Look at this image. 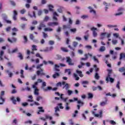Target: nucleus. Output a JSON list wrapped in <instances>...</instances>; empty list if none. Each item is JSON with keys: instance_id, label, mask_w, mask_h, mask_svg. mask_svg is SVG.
Instances as JSON below:
<instances>
[{"instance_id": "f257e3e1", "label": "nucleus", "mask_w": 125, "mask_h": 125, "mask_svg": "<svg viewBox=\"0 0 125 125\" xmlns=\"http://www.w3.org/2000/svg\"><path fill=\"white\" fill-rule=\"evenodd\" d=\"M16 99H15V97H14V96H12V97L10 98V100L12 101V103L14 105H16L17 104V102H20L21 101V99H20V98H19V97H17Z\"/></svg>"}, {"instance_id": "f03ea898", "label": "nucleus", "mask_w": 125, "mask_h": 125, "mask_svg": "<svg viewBox=\"0 0 125 125\" xmlns=\"http://www.w3.org/2000/svg\"><path fill=\"white\" fill-rule=\"evenodd\" d=\"M45 86H46V83L43 82L42 83V87L44 91H47L48 90H51V89H52V87L48 86L47 88H44Z\"/></svg>"}, {"instance_id": "7ed1b4c3", "label": "nucleus", "mask_w": 125, "mask_h": 125, "mask_svg": "<svg viewBox=\"0 0 125 125\" xmlns=\"http://www.w3.org/2000/svg\"><path fill=\"white\" fill-rule=\"evenodd\" d=\"M3 95H4V91H2L0 95V105H2L5 101V100L2 97Z\"/></svg>"}, {"instance_id": "20e7f679", "label": "nucleus", "mask_w": 125, "mask_h": 125, "mask_svg": "<svg viewBox=\"0 0 125 125\" xmlns=\"http://www.w3.org/2000/svg\"><path fill=\"white\" fill-rule=\"evenodd\" d=\"M66 62L68 63L69 66H73L74 65L73 61L72 60V59L70 58V57H66Z\"/></svg>"}, {"instance_id": "39448f33", "label": "nucleus", "mask_w": 125, "mask_h": 125, "mask_svg": "<svg viewBox=\"0 0 125 125\" xmlns=\"http://www.w3.org/2000/svg\"><path fill=\"white\" fill-rule=\"evenodd\" d=\"M46 26L43 22H42L40 23L39 25L37 27V29L39 31H42V28H45Z\"/></svg>"}, {"instance_id": "423d86ee", "label": "nucleus", "mask_w": 125, "mask_h": 125, "mask_svg": "<svg viewBox=\"0 0 125 125\" xmlns=\"http://www.w3.org/2000/svg\"><path fill=\"white\" fill-rule=\"evenodd\" d=\"M37 76H45V73L43 72V69H41L36 72Z\"/></svg>"}, {"instance_id": "0eeeda50", "label": "nucleus", "mask_w": 125, "mask_h": 125, "mask_svg": "<svg viewBox=\"0 0 125 125\" xmlns=\"http://www.w3.org/2000/svg\"><path fill=\"white\" fill-rule=\"evenodd\" d=\"M97 30V28L94 27L91 28V31H92L93 36L94 38H96V37L97 36V32H96Z\"/></svg>"}, {"instance_id": "6e6552de", "label": "nucleus", "mask_w": 125, "mask_h": 125, "mask_svg": "<svg viewBox=\"0 0 125 125\" xmlns=\"http://www.w3.org/2000/svg\"><path fill=\"white\" fill-rule=\"evenodd\" d=\"M77 103L78 104H78L77 105L78 110H80V109H81V106H83L84 104V103H83V102H82V101L81 100L78 101Z\"/></svg>"}, {"instance_id": "1a4fd4ad", "label": "nucleus", "mask_w": 125, "mask_h": 125, "mask_svg": "<svg viewBox=\"0 0 125 125\" xmlns=\"http://www.w3.org/2000/svg\"><path fill=\"white\" fill-rule=\"evenodd\" d=\"M59 23L58 22H48L47 25L49 27H54V26H58Z\"/></svg>"}, {"instance_id": "9d476101", "label": "nucleus", "mask_w": 125, "mask_h": 125, "mask_svg": "<svg viewBox=\"0 0 125 125\" xmlns=\"http://www.w3.org/2000/svg\"><path fill=\"white\" fill-rule=\"evenodd\" d=\"M8 41L11 43H13V42H17V38L13 37L12 38V40L10 38H8Z\"/></svg>"}, {"instance_id": "9b49d317", "label": "nucleus", "mask_w": 125, "mask_h": 125, "mask_svg": "<svg viewBox=\"0 0 125 125\" xmlns=\"http://www.w3.org/2000/svg\"><path fill=\"white\" fill-rule=\"evenodd\" d=\"M12 30L13 31V32L11 33L12 36H17V33H16L15 32H18V29L16 28V27H14Z\"/></svg>"}, {"instance_id": "f8f14e48", "label": "nucleus", "mask_w": 125, "mask_h": 125, "mask_svg": "<svg viewBox=\"0 0 125 125\" xmlns=\"http://www.w3.org/2000/svg\"><path fill=\"white\" fill-rule=\"evenodd\" d=\"M17 15H18V13L17 12V11L14 10L13 19V20H15V21L17 20V18L16 17V16H17Z\"/></svg>"}, {"instance_id": "ddd939ff", "label": "nucleus", "mask_w": 125, "mask_h": 125, "mask_svg": "<svg viewBox=\"0 0 125 125\" xmlns=\"http://www.w3.org/2000/svg\"><path fill=\"white\" fill-rule=\"evenodd\" d=\"M57 59L58 60H61L62 62L65 61V58H62V56L60 55H57Z\"/></svg>"}, {"instance_id": "4468645a", "label": "nucleus", "mask_w": 125, "mask_h": 125, "mask_svg": "<svg viewBox=\"0 0 125 125\" xmlns=\"http://www.w3.org/2000/svg\"><path fill=\"white\" fill-rule=\"evenodd\" d=\"M88 8L90 9V13H93L95 15H96V11L94 10L91 7L89 6Z\"/></svg>"}, {"instance_id": "2eb2a0df", "label": "nucleus", "mask_w": 125, "mask_h": 125, "mask_svg": "<svg viewBox=\"0 0 125 125\" xmlns=\"http://www.w3.org/2000/svg\"><path fill=\"white\" fill-rule=\"evenodd\" d=\"M82 83L83 85V87H87V86L85 85V84H88L89 82L87 81H83L82 82Z\"/></svg>"}, {"instance_id": "dca6fc26", "label": "nucleus", "mask_w": 125, "mask_h": 125, "mask_svg": "<svg viewBox=\"0 0 125 125\" xmlns=\"http://www.w3.org/2000/svg\"><path fill=\"white\" fill-rule=\"evenodd\" d=\"M38 109H39V110L38 111V112H37V114L38 115H40V114H41V112L42 113H44V110L42 109L43 107H39Z\"/></svg>"}, {"instance_id": "f3484780", "label": "nucleus", "mask_w": 125, "mask_h": 125, "mask_svg": "<svg viewBox=\"0 0 125 125\" xmlns=\"http://www.w3.org/2000/svg\"><path fill=\"white\" fill-rule=\"evenodd\" d=\"M102 110H100L99 111V114H95V117H96L97 118H102Z\"/></svg>"}, {"instance_id": "a211bd4d", "label": "nucleus", "mask_w": 125, "mask_h": 125, "mask_svg": "<svg viewBox=\"0 0 125 125\" xmlns=\"http://www.w3.org/2000/svg\"><path fill=\"white\" fill-rule=\"evenodd\" d=\"M28 15L31 18H33V17H34V18H36L37 17L36 16V12L35 11L32 12V15L31 13H28Z\"/></svg>"}, {"instance_id": "6ab92c4d", "label": "nucleus", "mask_w": 125, "mask_h": 125, "mask_svg": "<svg viewBox=\"0 0 125 125\" xmlns=\"http://www.w3.org/2000/svg\"><path fill=\"white\" fill-rule=\"evenodd\" d=\"M76 73H77V74L79 75V76L81 78H83V72H82V71H80L79 70H76Z\"/></svg>"}, {"instance_id": "aec40b11", "label": "nucleus", "mask_w": 125, "mask_h": 125, "mask_svg": "<svg viewBox=\"0 0 125 125\" xmlns=\"http://www.w3.org/2000/svg\"><path fill=\"white\" fill-rule=\"evenodd\" d=\"M44 31L45 32H52V31H53V29L52 28H45L44 29Z\"/></svg>"}, {"instance_id": "412c9836", "label": "nucleus", "mask_w": 125, "mask_h": 125, "mask_svg": "<svg viewBox=\"0 0 125 125\" xmlns=\"http://www.w3.org/2000/svg\"><path fill=\"white\" fill-rule=\"evenodd\" d=\"M100 51L101 52H103V51H105L106 50V48H105V46H102L100 48Z\"/></svg>"}, {"instance_id": "4be33fe9", "label": "nucleus", "mask_w": 125, "mask_h": 125, "mask_svg": "<svg viewBox=\"0 0 125 125\" xmlns=\"http://www.w3.org/2000/svg\"><path fill=\"white\" fill-rule=\"evenodd\" d=\"M60 76V74L58 73H56L55 74L53 75V78L54 79H56V78H58Z\"/></svg>"}, {"instance_id": "5701e85b", "label": "nucleus", "mask_w": 125, "mask_h": 125, "mask_svg": "<svg viewBox=\"0 0 125 125\" xmlns=\"http://www.w3.org/2000/svg\"><path fill=\"white\" fill-rule=\"evenodd\" d=\"M119 71L121 73H123V72H125V67H122L121 68H119Z\"/></svg>"}, {"instance_id": "b1692460", "label": "nucleus", "mask_w": 125, "mask_h": 125, "mask_svg": "<svg viewBox=\"0 0 125 125\" xmlns=\"http://www.w3.org/2000/svg\"><path fill=\"white\" fill-rule=\"evenodd\" d=\"M23 40H24V43H27L28 42V38H27V36H23Z\"/></svg>"}, {"instance_id": "393cba45", "label": "nucleus", "mask_w": 125, "mask_h": 125, "mask_svg": "<svg viewBox=\"0 0 125 125\" xmlns=\"http://www.w3.org/2000/svg\"><path fill=\"white\" fill-rule=\"evenodd\" d=\"M48 8H49V10L50 11H53V9H52V8H53V5H51V4H49V5H48Z\"/></svg>"}, {"instance_id": "a878e982", "label": "nucleus", "mask_w": 125, "mask_h": 125, "mask_svg": "<svg viewBox=\"0 0 125 125\" xmlns=\"http://www.w3.org/2000/svg\"><path fill=\"white\" fill-rule=\"evenodd\" d=\"M8 67H10L11 69H13V66L12 65V63L10 62H8L7 63Z\"/></svg>"}, {"instance_id": "bb28decb", "label": "nucleus", "mask_w": 125, "mask_h": 125, "mask_svg": "<svg viewBox=\"0 0 125 125\" xmlns=\"http://www.w3.org/2000/svg\"><path fill=\"white\" fill-rule=\"evenodd\" d=\"M65 87L66 90H68V89H69V88L70 87V85H69L68 83H66L65 85L63 86V88H65Z\"/></svg>"}, {"instance_id": "cd10ccee", "label": "nucleus", "mask_w": 125, "mask_h": 125, "mask_svg": "<svg viewBox=\"0 0 125 125\" xmlns=\"http://www.w3.org/2000/svg\"><path fill=\"white\" fill-rule=\"evenodd\" d=\"M107 104V100H105V102H103L100 103V105L102 106H105Z\"/></svg>"}, {"instance_id": "c85d7f7f", "label": "nucleus", "mask_w": 125, "mask_h": 125, "mask_svg": "<svg viewBox=\"0 0 125 125\" xmlns=\"http://www.w3.org/2000/svg\"><path fill=\"white\" fill-rule=\"evenodd\" d=\"M34 94L35 95H39V89L38 88L35 89Z\"/></svg>"}, {"instance_id": "c756f323", "label": "nucleus", "mask_w": 125, "mask_h": 125, "mask_svg": "<svg viewBox=\"0 0 125 125\" xmlns=\"http://www.w3.org/2000/svg\"><path fill=\"white\" fill-rule=\"evenodd\" d=\"M110 78H111V74L108 73L105 79V81L107 82L106 83H109V79H110Z\"/></svg>"}, {"instance_id": "7c9ffc66", "label": "nucleus", "mask_w": 125, "mask_h": 125, "mask_svg": "<svg viewBox=\"0 0 125 125\" xmlns=\"http://www.w3.org/2000/svg\"><path fill=\"white\" fill-rule=\"evenodd\" d=\"M107 26L108 28H117L118 27L117 25H112L110 24L107 25Z\"/></svg>"}, {"instance_id": "2f4dec72", "label": "nucleus", "mask_w": 125, "mask_h": 125, "mask_svg": "<svg viewBox=\"0 0 125 125\" xmlns=\"http://www.w3.org/2000/svg\"><path fill=\"white\" fill-rule=\"evenodd\" d=\"M10 2L13 6H16V3L14 1L10 0Z\"/></svg>"}, {"instance_id": "473e14b6", "label": "nucleus", "mask_w": 125, "mask_h": 125, "mask_svg": "<svg viewBox=\"0 0 125 125\" xmlns=\"http://www.w3.org/2000/svg\"><path fill=\"white\" fill-rule=\"evenodd\" d=\"M74 78H75L76 81H79V80H80V77L78 76V75H77V74L74 73Z\"/></svg>"}, {"instance_id": "72a5a7b5", "label": "nucleus", "mask_w": 125, "mask_h": 125, "mask_svg": "<svg viewBox=\"0 0 125 125\" xmlns=\"http://www.w3.org/2000/svg\"><path fill=\"white\" fill-rule=\"evenodd\" d=\"M104 4L106 6L105 7V11H107V10L108 9V7L107 6H109V5L105 1L104 2Z\"/></svg>"}, {"instance_id": "f704fd0d", "label": "nucleus", "mask_w": 125, "mask_h": 125, "mask_svg": "<svg viewBox=\"0 0 125 125\" xmlns=\"http://www.w3.org/2000/svg\"><path fill=\"white\" fill-rule=\"evenodd\" d=\"M123 58H125V53L120 54V60L121 59H123Z\"/></svg>"}, {"instance_id": "c9c22d12", "label": "nucleus", "mask_w": 125, "mask_h": 125, "mask_svg": "<svg viewBox=\"0 0 125 125\" xmlns=\"http://www.w3.org/2000/svg\"><path fill=\"white\" fill-rule=\"evenodd\" d=\"M100 78V76H99V75H98V73H96L95 75V78L96 79V80H99Z\"/></svg>"}, {"instance_id": "e433bc0d", "label": "nucleus", "mask_w": 125, "mask_h": 125, "mask_svg": "<svg viewBox=\"0 0 125 125\" xmlns=\"http://www.w3.org/2000/svg\"><path fill=\"white\" fill-rule=\"evenodd\" d=\"M65 72V73H67L68 75H71V69H66Z\"/></svg>"}, {"instance_id": "4c0bfd02", "label": "nucleus", "mask_w": 125, "mask_h": 125, "mask_svg": "<svg viewBox=\"0 0 125 125\" xmlns=\"http://www.w3.org/2000/svg\"><path fill=\"white\" fill-rule=\"evenodd\" d=\"M61 49L64 52H68L69 51V50H68V49H67V48H66L62 47Z\"/></svg>"}, {"instance_id": "58836bf2", "label": "nucleus", "mask_w": 125, "mask_h": 125, "mask_svg": "<svg viewBox=\"0 0 125 125\" xmlns=\"http://www.w3.org/2000/svg\"><path fill=\"white\" fill-rule=\"evenodd\" d=\"M19 58H20L21 60H23V56L22 55V54L21 53H19Z\"/></svg>"}, {"instance_id": "ea45409f", "label": "nucleus", "mask_w": 125, "mask_h": 125, "mask_svg": "<svg viewBox=\"0 0 125 125\" xmlns=\"http://www.w3.org/2000/svg\"><path fill=\"white\" fill-rule=\"evenodd\" d=\"M94 68H95L96 73H97V72L99 71V68H97V65L96 64L94 65Z\"/></svg>"}, {"instance_id": "a19ab883", "label": "nucleus", "mask_w": 125, "mask_h": 125, "mask_svg": "<svg viewBox=\"0 0 125 125\" xmlns=\"http://www.w3.org/2000/svg\"><path fill=\"white\" fill-rule=\"evenodd\" d=\"M30 53H31V54H35V52H34L33 51H32V52H31V51H30V50H27V54L28 55H29V54H30Z\"/></svg>"}, {"instance_id": "79ce46f5", "label": "nucleus", "mask_w": 125, "mask_h": 125, "mask_svg": "<svg viewBox=\"0 0 125 125\" xmlns=\"http://www.w3.org/2000/svg\"><path fill=\"white\" fill-rule=\"evenodd\" d=\"M6 32H10V30H11V26H8L6 28Z\"/></svg>"}, {"instance_id": "37998d69", "label": "nucleus", "mask_w": 125, "mask_h": 125, "mask_svg": "<svg viewBox=\"0 0 125 125\" xmlns=\"http://www.w3.org/2000/svg\"><path fill=\"white\" fill-rule=\"evenodd\" d=\"M88 98L89 99L93 98V94H92V93H88Z\"/></svg>"}, {"instance_id": "c03bdc74", "label": "nucleus", "mask_w": 125, "mask_h": 125, "mask_svg": "<svg viewBox=\"0 0 125 125\" xmlns=\"http://www.w3.org/2000/svg\"><path fill=\"white\" fill-rule=\"evenodd\" d=\"M109 123L111 125H115L116 124V122L114 121V120H110V121H109Z\"/></svg>"}, {"instance_id": "a18cd8bd", "label": "nucleus", "mask_w": 125, "mask_h": 125, "mask_svg": "<svg viewBox=\"0 0 125 125\" xmlns=\"http://www.w3.org/2000/svg\"><path fill=\"white\" fill-rule=\"evenodd\" d=\"M67 93H68V95H69V96L72 95V93H73V91H72L71 90H68Z\"/></svg>"}, {"instance_id": "49530a36", "label": "nucleus", "mask_w": 125, "mask_h": 125, "mask_svg": "<svg viewBox=\"0 0 125 125\" xmlns=\"http://www.w3.org/2000/svg\"><path fill=\"white\" fill-rule=\"evenodd\" d=\"M45 118H46V119H49V120L50 121H51V120H52V117L49 116V115H46L45 116Z\"/></svg>"}, {"instance_id": "de8ad7c7", "label": "nucleus", "mask_w": 125, "mask_h": 125, "mask_svg": "<svg viewBox=\"0 0 125 125\" xmlns=\"http://www.w3.org/2000/svg\"><path fill=\"white\" fill-rule=\"evenodd\" d=\"M94 61H95L97 63H99V61H98V59L96 58V57L94 56L93 57Z\"/></svg>"}, {"instance_id": "09e8293b", "label": "nucleus", "mask_w": 125, "mask_h": 125, "mask_svg": "<svg viewBox=\"0 0 125 125\" xmlns=\"http://www.w3.org/2000/svg\"><path fill=\"white\" fill-rule=\"evenodd\" d=\"M30 40H32L33 41V40H34V39H35V36H34V35L31 34H30Z\"/></svg>"}, {"instance_id": "8fccbe9b", "label": "nucleus", "mask_w": 125, "mask_h": 125, "mask_svg": "<svg viewBox=\"0 0 125 125\" xmlns=\"http://www.w3.org/2000/svg\"><path fill=\"white\" fill-rule=\"evenodd\" d=\"M36 57H40L41 58V59H43L42 58V57L41 56V54H40V53H37L36 54Z\"/></svg>"}, {"instance_id": "3c124183", "label": "nucleus", "mask_w": 125, "mask_h": 125, "mask_svg": "<svg viewBox=\"0 0 125 125\" xmlns=\"http://www.w3.org/2000/svg\"><path fill=\"white\" fill-rule=\"evenodd\" d=\"M70 31H71L72 33H76L77 32V29L76 28H73V29H70Z\"/></svg>"}, {"instance_id": "603ef678", "label": "nucleus", "mask_w": 125, "mask_h": 125, "mask_svg": "<svg viewBox=\"0 0 125 125\" xmlns=\"http://www.w3.org/2000/svg\"><path fill=\"white\" fill-rule=\"evenodd\" d=\"M32 121H31V120H28V121H25V122H24V124H29L30 125H32Z\"/></svg>"}, {"instance_id": "864d4df0", "label": "nucleus", "mask_w": 125, "mask_h": 125, "mask_svg": "<svg viewBox=\"0 0 125 125\" xmlns=\"http://www.w3.org/2000/svg\"><path fill=\"white\" fill-rule=\"evenodd\" d=\"M32 47H33V49H32L33 51L35 50H38V49L36 48V47H37V46H36V45H33Z\"/></svg>"}, {"instance_id": "5fc2aeb1", "label": "nucleus", "mask_w": 125, "mask_h": 125, "mask_svg": "<svg viewBox=\"0 0 125 125\" xmlns=\"http://www.w3.org/2000/svg\"><path fill=\"white\" fill-rule=\"evenodd\" d=\"M21 29L22 30H24V29H25V27H26V24H22L21 25Z\"/></svg>"}, {"instance_id": "6e6d98bb", "label": "nucleus", "mask_w": 125, "mask_h": 125, "mask_svg": "<svg viewBox=\"0 0 125 125\" xmlns=\"http://www.w3.org/2000/svg\"><path fill=\"white\" fill-rule=\"evenodd\" d=\"M21 105L23 106V107H26V106H28V103H22Z\"/></svg>"}, {"instance_id": "4d7b16f0", "label": "nucleus", "mask_w": 125, "mask_h": 125, "mask_svg": "<svg viewBox=\"0 0 125 125\" xmlns=\"http://www.w3.org/2000/svg\"><path fill=\"white\" fill-rule=\"evenodd\" d=\"M49 43L50 45H53V44H54V41H50L49 42Z\"/></svg>"}, {"instance_id": "13d9d810", "label": "nucleus", "mask_w": 125, "mask_h": 125, "mask_svg": "<svg viewBox=\"0 0 125 125\" xmlns=\"http://www.w3.org/2000/svg\"><path fill=\"white\" fill-rule=\"evenodd\" d=\"M25 12H26V10H25V9H23L21 10V14H24V13H25Z\"/></svg>"}, {"instance_id": "bf43d9fd", "label": "nucleus", "mask_w": 125, "mask_h": 125, "mask_svg": "<svg viewBox=\"0 0 125 125\" xmlns=\"http://www.w3.org/2000/svg\"><path fill=\"white\" fill-rule=\"evenodd\" d=\"M56 86H62V83L59 82L56 84Z\"/></svg>"}, {"instance_id": "052dcab7", "label": "nucleus", "mask_w": 125, "mask_h": 125, "mask_svg": "<svg viewBox=\"0 0 125 125\" xmlns=\"http://www.w3.org/2000/svg\"><path fill=\"white\" fill-rule=\"evenodd\" d=\"M88 17V16L87 15H83L81 17V18H82V19H85V18H87Z\"/></svg>"}, {"instance_id": "680f3d73", "label": "nucleus", "mask_w": 125, "mask_h": 125, "mask_svg": "<svg viewBox=\"0 0 125 125\" xmlns=\"http://www.w3.org/2000/svg\"><path fill=\"white\" fill-rule=\"evenodd\" d=\"M116 87L117 88H118V89H120V81H118V82H117V85H116Z\"/></svg>"}, {"instance_id": "e2e57ef3", "label": "nucleus", "mask_w": 125, "mask_h": 125, "mask_svg": "<svg viewBox=\"0 0 125 125\" xmlns=\"http://www.w3.org/2000/svg\"><path fill=\"white\" fill-rule=\"evenodd\" d=\"M89 37V35H87L86 36H84V39L85 40V41H87V40H88V37Z\"/></svg>"}, {"instance_id": "0e129e2a", "label": "nucleus", "mask_w": 125, "mask_h": 125, "mask_svg": "<svg viewBox=\"0 0 125 125\" xmlns=\"http://www.w3.org/2000/svg\"><path fill=\"white\" fill-rule=\"evenodd\" d=\"M60 107V109H64V107L62 106V103H60L58 104Z\"/></svg>"}, {"instance_id": "69168bd1", "label": "nucleus", "mask_w": 125, "mask_h": 125, "mask_svg": "<svg viewBox=\"0 0 125 125\" xmlns=\"http://www.w3.org/2000/svg\"><path fill=\"white\" fill-rule=\"evenodd\" d=\"M77 45H78V42H73V46L74 47H76Z\"/></svg>"}, {"instance_id": "338daca9", "label": "nucleus", "mask_w": 125, "mask_h": 125, "mask_svg": "<svg viewBox=\"0 0 125 125\" xmlns=\"http://www.w3.org/2000/svg\"><path fill=\"white\" fill-rule=\"evenodd\" d=\"M112 42L113 44H117V43L118 42V40H113Z\"/></svg>"}, {"instance_id": "774afa93", "label": "nucleus", "mask_w": 125, "mask_h": 125, "mask_svg": "<svg viewBox=\"0 0 125 125\" xmlns=\"http://www.w3.org/2000/svg\"><path fill=\"white\" fill-rule=\"evenodd\" d=\"M4 42H5L4 39L2 38H0V43Z\"/></svg>"}]
</instances>
